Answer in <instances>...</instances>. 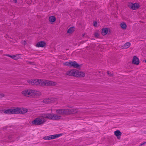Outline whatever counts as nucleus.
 <instances>
[{"instance_id":"26","label":"nucleus","mask_w":146,"mask_h":146,"mask_svg":"<svg viewBox=\"0 0 146 146\" xmlns=\"http://www.w3.org/2000/svg\"><path fill=\"white\" fill-rule=\"evenodd\" d=\"M63 64L66 66H68L70 67V61L69 62H66L63 63Z\"/></svg>"},{"instance_id":"1","label":"nucleus","mask_w":146,"mask_h":146,"mask_svg":"<svg viewBox=\"0 0 146 146\" xmlns=\"http://www.w3.org/2000/svg\"><path fill=\"white\" fill-rule=\"evenodd\" d=\"M27 82L28 83L32 84L46 86H55L57 84L56 82L45 80H31Z\"/></svg>"},{"instance_id":"14","label":"nucleus","mask_w":146,"mask_h":146,"mask_svg":"<svg viewBox=\"0 0 146 146\" xmlns=\"http://www.w3.org/2000/svg\"><path fill=\"white\" fill-rule=\"evenodd\" d=\"M29 91V89H25L23 90L21 92V94L26 97H28V93Z\"/></svg>"},{"instance_id":"27","label":"nucleus","mask_w":146,"mask_h":146,"mask_svg":"<svg viewBox=\"0 0 146 146\" xmlns=\"http://www.w3.org/2000/svg\"><path fill=\"white\" fill-rule=\"evenodd\" d=\"M5 94H4L2 93H0V98H2L4 97Z\"/></svg>"},{"instance_id":"35","label":"nucleus","mask_w":146,"mask_h":146,"mask_svg":"<svg viewBox=\"0 0 146 146\" xmlns=\"http://www.w3.org/2000/svg\"><path fill=\"white\" fill-rule=\"evenodd\" d=\"M49 101H44V103H46L47 102H49Z\"/></svg>"},{"instance_id":"7","label":"nucleus","mask_w":146,"mask_h":146,"mask_svg":"<svg viewBox=\"0 0 146 146\" xmlns=\"http://www.w3.org/2000/svg\"><path fill=\"white\" fill-rule=\"evenodd\" d=\"M129 7L133 10H136L140 7V5L138 3H131L129 5Z\"/></svg>"},{"instance_id":"24","label":"nucleus","mask_w":146,"mask_h":146,"mask_svg":"<svg viewBox=\"0 0 146 146\" xmlns=\"http://www.w3.org/2000/svg\"><path fill=\"white\" fill-rule=\"evenodd\" d=\"M56 18L53 16H51L49 17V21L53 23L56 21Z\"/></svg>"},{"instance_id":"11","label":"nucleus","mask_w":146,"mask_h":146,"mask_svg":"<svg viewBox=\"0 0 146 146\" xmlns=\"http://www.w3.org/2000/svg\"><path fill=\"white\" fill-rule=\"evenodd\" d=\"M46 45V43L43 41H40L38 42L36 46L38 47H44Z\"/></svg>"},{"instance_id":"29","label":"nucleus","mask_w":146,"mask_h":146,"mask_svg":"<svg viewBox=\"0 0 146 146\" xmlns=\"http://www.w3.org/2000/svg\"><path fill=\"white\" fill-rule=\"evenodd\" d=\"M146 144V142H142L141 143L139 146H143V145Z\"/></svg>"},{"instance_id":"3","label":"nucleus","mask_w":146,"mask_h":146,"mask_svg":"<svg viewBox=\"0 0 146 146\" xmlns=\"http://www.w3.org/2000/svg\"><path fill=\"white\" fill-rule=\"evenodd\" d=\"M28 93V98H37L41 95V93L40 92L30 89H29Z\"/></svg>"},{"instance_id":"9","label":"nucleus","mask_w":146,"mask_h":146,"mask_svg":"<svg viewBox=\"0 0 146 146\" xmlns=\"http://www.w3.org/2000/svg\"><path fill=\"white\" fill-rule=\"evenodd\" d=\"M68 115L76 113L78 111V110L76 109H67Z\"/></svg>"},{"instance_id":"17","label":"nucleus","mask_w":146,"mask_h":146,"mask_svg":"<svg viewBox=\"0 0 146 146\" xmlns=\"http://www.w3.org/2000/svg\"><path fill=\"white\" fill-rule=\"evenodd\" d=\"M12 114L19 113V108H17L15 109H12Z\"/></svg>"},{"instance_id":"23","label":"nucleus","mask_w":146,"mask_h":146,"mask_svg":"<svg viewBox=\"0 0 146 146\" xmlns=\"http://www.w3.org/2000/svg\"><path fill=\"white\" fill-rule=\"evenodd\" d=\"M12 109H9V110H7L4 111V113L6 114H12Z\"/></svg>"},{"instance_id":"33","label":"nucleus","mask_w":146,"mask_h":146,"mask_svg":"<svg viewBox=\"0 0 146 146\" xmlns=\"http://www.w3.org/2000/svg\"><path fill=\"white\" fill-rule=\"evenodd\" d=\"M17 0H13V1L15 3H17Z\"/></svg>"},{"instance_id":"34","label":"nucleus","mask_w":146,"mask_h":146,"mask_svg":"<svg viewBox=\"0 0 146 146\" xmlns=\"http://www.w3.org/2000/svg\"><path fill=\"white\" fill-rule=\"evenodd\" d=\"M27 3L28 4H31V2H28V1H27Z\"/></svg>"},{"instance_id":"15","label":"nucleus","mask_w":146,"mask_h":146,"mask_svg":"<svg viewBox=\"0 0 146 146\" xmlns=\"http://www.w3.org/2000/svg\"><path fill=\"white\" fill-rule=\"evenodd\" d=\"M19 113H25L27 111V110L25 108H19Z\"/></svg>"},{"instance_id":"30","label":"nucleus","mask_w":146,"mask_h":146,"mask_svg":"<svg viewBox=\"0 0 146 146\" xmlns=\"http://www.w3.org/2000/svg\"><path fill=\"white\" fill-rule=\"evenodd\" d=\"M94 35L95 36L98 37L99 36V34L98 33L96 32L94 33Z\"/></svg>"},{"instance_id":"20","label":"nucleus","mask_w":146,"mask_h":146,"mask_svg":"<svg viewBox=\"0 0 146 146\" xmlns=\"http://www.w3.org/2000/svg\"><path fill=\"white\" fill-rule=\"evenodd\" d=\"M74 30V27H71L68 30L67 33L69 34H72Z\"/></svg>"},{"instance_id":"19","label":"nucleus","mask_w":146,"mask_h":146,"mask_svg":"<svg viewBox=\"0 0 146 146\" xmlns=\"http://www.w3.org/2000/svg\"><path fill=\"white\" fill-rule=\"evenodd\" d=\"M131 45V43L129 42H127L122 46V48L127 49Z\"/></svg>"},{"instance_id":"21","label":"nucleus","mask_w":146,"mask_h":146,"mask_svg":"<svg viewBox=\"0 0 146 146\" xmlns=\"http://www.w3.org/2000/svg\"><path fill=\"white\" fill-rule=\"evenodd\" d=\"M46 100H57V98L54 96H51L48 98H47Z\"/></svg>"},{"instance_id":"13","label":"nucleus","mask_w":146,"mask_h":146,"mask_svg":"<svg viewBox=\"0 0 146 146\" xmlns=\"http://www.w3.org/2000/svg\"><path fill=\"white\" fill-rule=\"evenodd\" d=\"M62 118L61 116L60 115L52 114V120H58L61 119Z\"/></svg>"},{"instance_id":"5","label":"nucleus","mask_w":146,"mask_h":146,"mask_svg":"<svg viewBox=\"0 0 146 146\" xmlns=\"http://www.w3.org/2000/svg\"><path fill=\"white\" fill-rule=\"evenodd\" d=\"M62 134H60L50 135L44 137L43 139L45 140L54 139L59 137L62 136Z\"/></svg>"},{"instance_id":"16","label":"nucleus","mask_w":146,"mask_h":146,"mask_svg":"<svg viewBox=\"0 0 146 146\" xmlns=\"http://www.w3.org/2000/svg\"><path fill=\"white\" fill-rule=\"evenodd\" d=\"M114 134L119 139L121 135V133L119 130H117L114 131Z\"/></svg>"},{"instance_id":"37","label":"nucleus","mask_w":146,"mask_h":146,"mask_svg":"<svg viewBox=\"0 0 146 146\" xmlns=\"http://www.w3.org/2000/svg\"><path fill=\"white\" fill-rule=\"evenodd\" d=\"M145 62L146 63V60H145Z\"/></svg>"},{"instance_id":"4","label":"nucleus","mask_w":146,"mask_h":146,"mask_svg":"<svg viewBox=\"0 0 146 146\" xmlns=\"http://www.w3.org/2000/svg\"><path fill=\"white\" fill-rule=\"evenodd\" d=\"M46 121L45 119L44 118L42 115L35 118L32 121V123L35 125H40L43 124Z\"/></svg>"},{"instance_id":"31","label":"nucleus","mask_w":146,"mask_h":146,"mask_svg":"<svg viewBox=\"0 0 146 146\" xmlns=\"http://www.w3.org/2000/svg\"><path fill=\"white\" fill-rule=\"evenodd\" d=\"M97 25V23L95 21L94 22V25L95 27H96Z\"/></svg>"},{"instance_id":"22","label":"nucleus","mask_w":146,"mask_h":146,"mask_svg":"<svg viewBox=\"0 0 146 146\" xmlns=\"http://www.w3.org/2000/svg\"><path fill=\"white\" fill-rule=\"evenodd\" d=\"M120 26L123 29H126L127 25L124 22H123L121 23Z\"/></svg>"},{"instance_id":"18","label":"nucleus","mask_w":146,"mask_h":146,"mask_svg":"<svg viewBox=\"0 0 146 146\" xmlns=\"http://www.w3.org/2000/svg\"><path fill=\"white\" fill-rule=\"evenodd\" d=\"M102 34L103 35H105L108 32V29L107 28H104L102 29Z\"/></svg>"},{"instance_id":"2","label":"nucleus","mask_w":146,"mask_h":146,"mask_svg":"<svg viewBox=\"0 0 146 146\" xmlns=\"http://www.w3.org/2000/svg\"><path fill=\"white\" fill-rule=\"evenodd\" d=\"M66 74L77 77H83L85 76V73L84 72L75 69L71 70L68 71L66 73Z\"/></svg>"},{"instance_id":"10","label":"nucleus","mask_w":146,"mask_h":146,"mask_svg":"<svg viewBox=\"0 0 146 146\" xmlns=\"http://www.w3.org/2000/svg\"><path fill=\"white\" fill-rule=\"evenodd\" d=\"M132 63L134 64L138 65L139 63V59L136 56H134L133 57Z\"/></svg>"},{"instance_id":"6","label":"nucleus","mask_w":146,"mask_h":146,"mask_svg":"<svg viewBox=\"0 0 146 146\" xmlns=\"http://www.w3.org/2000/svg\"><path fill=\"white\" fill-rule=\"evenodd\" d=\"M57 113L60 115H68L67 109H62L56 110Z\"/></svg>"},{"instance_id":"8","label":"nucleus","mask_w":146,"mask_h":146,"mask_svg":"<svg viewBox=\"0 0 146 146\" xmlns=\"http://www.w3.org/2000/svg\"><path fill=\"white\" fill-rule=\"evenodd\" d=\"M70 67H73L74 68H80V66L76 61H71Z\"/></svg>"},{"instance_id":"25","label":"nucleus","mask_w":146,"mask_h":146,"mask_svg":"<svg viewBox=\"0 0 146 146\" xmlns=\"http://www.w3.org/2000/svg\"><path fill=\"white\" fill-rule=\"evenodd\" d=\"M20 54L13 55V59L15 60H17L20 58Z\"/></svg>"},{"instance_id":"36","label":"nucleus","mask_w":146,"mask_h":146,"mask_svg":"<svg viewBox=\"0 0 146 146\" xmlns=\"http://www.w3.org/2000/svg\"><path fill=\"white\" fill-rule=\"evenodd\" d=\"M108 74H110V76L112 75V74H109V73L108 72Z\"/></svg>"},{"instance_id":"28","label":"nucleus","mask_w":146,"mask_h":146,"mask_svg":"<svg viewBox=\"0 0 146 146\" xmlns=\"http://www.w3.org/2000/svg\"><path fill=\"white\" fill-rule=\"evenodd\" d=\"M5 56H8L11 57V58H13V55H11L9 54H6L5 55Z\"/></svg>"},{"instance_id":"12","label":"nucleus","mask_w":146,"mask_h":146,"mask_svg":"<svg viewBox=\"0 0 146 146\" xmlns=\"http://www.w3.org/2000/svg\"><path fill=\"white\" fill-rule=\"evenodd\" d=\"M52 113H46L42 114V115L43 117L45 119V118H48L52 120Z\"/></svg>"},{"instance_id":"32","label":"nucleus","mask_w":146,"mask_h":146,"mask_svg":"<svg viewBox=\"0 0 146 146\" xmlns=\"http://www.w3.org/2000/svg\"><path fill=\"white\" fill-rule=\"evenodd\" d=\"M23 43L24 45L26 44V42L25 41H23Z\"/></svg>"}]
</instances>
